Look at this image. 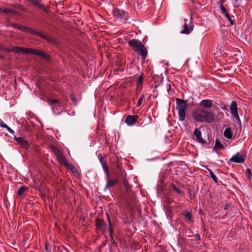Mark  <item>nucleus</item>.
<instances>
[{
	"instance_id": "1",
	"label": "nucleus",
	"mask_w": 252,
	"mask_h": 252,
	"mask_svg": "<svg viewBox=\"0 0 252 252\" xmlns=\"http://www.w3.org/2000/svg\"><path fill=\"white\" fill-rule=\"evenodd\" d=\"M192 116L197 122L211 123L214 120V115L211 113L202 109L194 111Z\"/></svg>"
},
{
	"instance_id": "2",
	"label": "nucleus",
	"mask_w": 252,
	"mask_h": 252,
	"mask_svg": "<svg viewBox=\"0 0 252 252\" xmlns=\"http://www.w3.org/2000/svg\"><path fill=\"white\" fill-rule=\"evenodd\" d=\"M129 46L138 54L140 55L143 60H145L148 51L141 42L135 39H132L128 42Z\"/></svg>"
},
{
	"instance_id": "3",
	"label": "nucleus",
	"mask_w": 252,
	"mask_h": 252,
	"mask_svg": "<svg viewBox=\"0 0 252 252\" xmlns=\"http://www.w3.org/2000/svg\"><path fill=\"white\" fill-rule=\"evenodd\" d=\"M194 135L196 137V140L202 145L207 147L208 148H210L213 146V141H211L209 140L207 142L204 140L201 137V132L198 128H195L194 130Z\"/></svg>"
},
{
	"instance_id": "4",
	"label": "nucleus",
	"mask_w": 252,
	"mask_h": 252,
	"mask_svg": "<svg viewBox=\"0 0 252 252\" xmlns=\"http://www.w3.org/2000/svg\"><path fill=\"white\" fill-rule=\"evenodd\" d=\"M23 50L22 54H30L34 55H37L46 60L49 59V56L44 52L40 51L37 50L32 48H23Z\"/></svg>"
},
{
	"instance_id": "5",
	"label": "nucleus",
	"mask_w": 252,
	"mask_h": 252,
	"mask_svg": "<svg viewBox=\"0 0 252 252\" xmlns=\"http://www.w3.org/2000/svg\"><path fill=\"white\" fill-rule=\"evenodd\" d=\"M190 99H191L192 102H193V100H194L193 98L192 97L189 98L187 100H183L180 98H176V110L177 111H179L180 110H187L188 102L189 101Z\"/></svg>"
},
{
	"instance_id": "6",
	"label": "nucleus",
	"mask_w": 252,
	"mask_h": 252,
	"mask_svg": "<svg viewBox=\"0 0 252 252\" xmlns=\"http://www.w3.org/2000/svg\"><path fill=\"white\" fill-rule=\"evenodd\" d=\"M48 103L51 106L52 109L54 113H55V109L57 108V107H62L64 105V104L63 102L59 101L57 99H53L51 98H48L47 100Z\"/></svg>"
},
{
	"instance_id": "7",
	"label": "nucleus",
	"mask_w": 252,
	"mask_h": 252,
	"mask_svg": "<svg viewBox=\"0 0 252 252\" xmlns=\"http://www.w3.org/2000/svg\"><path fill=\"white\" fill-rule=\"evenodd\" d=\"M230 110L231 115L239 122H241L238 113L237 104L235 101H232L230 106Z\"/></svg>"
},
{
	"instance_id": "8",
	"label": "nucleus",
	"mask_w": 252,
	"mask_h": 252,
	"mask_svg": "<svg viewBox=\"0 0 252 252\" xmlns=\"http://www.w3.org/2000/svg\"><path fill=\"white\" fill-rule=\"evenodd\" d=\"M245 161V158L240 153H237L236 155H233L232 158L227 161L229 165L232 162L243 163Z\"/></svg>"
},
{
	"instance_id": "9",
	"label": "nucleus",
	"mask_w": 252,
	"mask_h": 252,
	"mask_svg": "<svg viewBox=\"0 0 252 252\" xmlns=\"http://www.w3.org/2000/svg\"><path fill=\"white\" fill-rule=\"evenodd\" d=\"M95 226L97 230L100 231L102 233H104L106 231V224L102 219H95Z\"/></svg>"
},
{
	"instance_id": "10",
	"label": "nucleus",
	"mask_w": 252,
	"mask_h": 252,
	"mask_svg": "<svg viewBox=\"0 0 252 252\" xmlns=\"http://www.w3.org/2000/svg\"><path fill=\"white\" fill-rule=\"evenodd\" d=\"M187 19H185V24L184 25V30L181 32L183 34H189L191 32L193 29V25L191 22H189V24H187Z\"/></svg>"
},
{
	"instance_id": "11",
	"label": "nucleus",
	"mask_w": 252,
	"mask_h": 252,
	"mask_svg": "<svg viewBox=\"0 0 252 252\" xmlns=\"http://www.w3.org/2000/svg\"><path fill=\"white\" fill-rule=\"evenodd\" d=\"M14 140L17 142V143L20 145L22 148L28 149L30 147V145L28 142L25 140L22 137H17L14 136Z\"/></svg>"
},
{
	"instance_id": "12",
	"label": "nucleus",
	"mask_w": 252,
	"mask_h": 252,
	"mask_svg": "<svg viewBox=\"0 0 252 252\" xmlns=\"http://www.w3.org/2000/svg\"><path fill=\"white\" fill-rule=\"evenodd\" d=\"M139 118L138 115H128L126 119L125 122L129 126L134 125Z\"/></svg>"
},
{
	"instance_id": "13",
	"label": "nucleus",
	"mask_w": 252,
	"mask_h": 252,
	"mask_svg": "<svg viewBox=\"0 0 252 252\" xmlns=\"http://www.w3.org/2000/svg\"><path fill=\"white\" fill-rule=\"evenodd\" d=\"M107 182L104 187V190H106L107 189H109L111 188H112L118 182V180L117 179L112 180L109 178V176L108 177L107 176Z\"/></svg>"
},
{
	"instance_id": "14",
	"label": "nucleus",
	"mask_w": 252,
	"mask_h": 252,
	"mask_svg": "<svg viewBox=\"0 0 252 252\" xmlns=\"http://www.w3.org/2000/svg\"><path fill=\"white\" fill-rule=\"evenodd\" d=\"M29 1L34 6L41 9L45 12H48L47 9L43 4L40 3L38 0H29Z\"/></svg>"
},
{
	"instance_id": "15",
	"label": "nucleus",
	"mask_w": 252,
	"mask_h": 252,
	"mask_svg": "<svg viewBox=\"0 0 252 252\" xmlns=\"http://www.w3.org/2000/svg\"><path fill=\"white\" fill-rule=\"evenodd\" d=\"M114 14L115 16H117L124 21H126V19L125 17V12L123 10L116 9L114 11Z\"/></svg>"
},
{
	"instance_id": "16",
	"label": "nucleus",
	"mask_w": 252,
	"mask_h": 252,
	"mask_svg": "<svg viewBox=\"0 0 252 252\" xmlns=\"http://www.w3.org/2000/svg\"><path fill=\"white\" fill-rule=\"evenodd\" d=\"M212 100L210 99H204L200 103V106L205 108H209L212 106Z\"/></svg>"
},
{
	"instance_id": "17",
	"label": "nucleus",
	"mask_w": 252,
	"mask_h": 252,
	"mask_svg": "<svg viewBox=\"0 0 252 252\" xmlns=\"http://www.w3.org/2000/svg\"><path fill=\"white\" fill-rule=\"evenodd\" d=\"M221 13L226 17L227 19L229 21L231 25L234 24V21L232 20L229 14L228 13L226 9L224 7V6H221Z\"/></svg>"
},
{
	"instance_id": "18",
	"label": "nucleus",
	"mask_w": 252,
	"mask_h": 252,
	"mask_svg": "<svg viewBox=\"0 0 252 252\" xmlns=\"http://www.w3.org/2000/svg\"><path fill=\"white\" fill-rule=\"evenodd\" d=\"M64 166L70 170L75 175H79V172H78L76 167H75L72 164H70L69 162L65 163Z\"/></svg>"
},
{
	"instance_id": "19",
	"label": "nucleus",
	"mask_w": 252,
	"mask_h": 252,
	"mask_svg": "<svg viewBox=\"0 0 252 252\" xmlns=\"http://www.w3.org/2000/svg\"><path fill=\"white\" fill-rule=\"evenodd\" d=\"M224 136L228 139H230L232 137V132L231 129L230 127H227L224 131L223 132Z\"/></svg>"
},
{
	"instance_id": "20",
	"label": "nucleus",
	"mask_w": 252,
	"mask_h": 252,
	"mask_svg": "<svg viewBox=\"0 0 252 252\" xmlns=\"http://www.w3.org/2000/svg\"><path fill=\"white\" fill-rule=\"evenodd\" d=\"M25 32H29L32 35H35L39 37L42 36V33L40 32H36L35 30L27 27Z\"/></svg>"
},
{
	"instance_id": "21",
	"label": "nucleus",
	"mask_w": 252,
	"mask_h": 252,
	"mask_svg": "<svg viewBox=\"0 0 252 252\" xmlns=\"http://www.w3.org/2000/svg\"><path fill=\"white\" fill-rule=\"evenodd\" d=\"M41 37L51 43H53L54 44H57L56 40L54 38H53L50 36L46 35L42 33V36H41Z\"/></svg>"
},
{
	"instance_id": "22",
	"label": "nucleus",
	"mask_w": 252,
	"mask_h": 252,
	"mask_svg": "<svg viewBox=\"0 0 252 252\" xmlns=\"http://www.w3.org/2000/svg\"><path fill=\"white\" fill-rule=\"evenodd\" d=\"M186 110H180L179 111H178L179 120L180 121H183L185 120L186 116Z\"/></svg>"
},
{
	"instance_id": "23",
	"label": "nucleus",
	"mask_w": 252,
	"mask_h": 252,
	"mask_svg": "<svg viewBox=\"0 0 252 252\" xmlns=\"http://www.w3.org/2000/svg\"><path fill=\"white\" fill-rule=\"evenodd\" d=\"M223 147H224V146H223V144L220 142L219 140L217 139L216 140V143H215V145L213 148V150L217 151L218 150H220V149H223Z\"/></svg>"
},
{
	"instance_id": "24",
	"label": "nucleus",
	"mask_w": 252,
	"mask_h": 252,
	"mask_svg": "<svg viewBox=\"0 0 252 252\" xmlns=\"http://www.w3.org/2000/svg\"><path fill=\"white\" fill-rule=\"evenodd\" d=\"M28 189V188L26 186H22L18 190L17 194L18 196H22L25 191Z\"/></svg>"
},
{
	"instance_id": "25",
	"label": "nucleus",
	"mask_w": 252,
	"mask_h": 252,
	"mask_svg": "<svg viewBox=\"0 0 252 252\" xmlns=\"http://www.w3.org/2000/svg\"><path fill=\"white\" fill-rule=\"evenodd\" d=\"M12 26L15 29H17L18 30H19L20 31L25 32H26V29H27L26 27L22 26L19 24H16V23L13 24Z\"/></svg>"
},
{
	"instance_id": "26",
	"label": "nucleus",
	"mask_w": 252,
	"mask_h": 252,
	"mask_svg": "<svg viewBox=\"0 0 252 252\" xmlns=\"http://www.w3.org/2000/svg\"><path fill=\"white\" fill-rule=\"evenodd\" d=\"M101 165L102 166V168H103L104 171L106 173L107 176L108 177L109 176H110V173L109 172L108 167L107 166L106 162H105V161L104 162H101Z\"/></svg>"
},
{
	"instance_id": "27",
	"label": "nucleus",
	"mask_w": 252,
	"mask_h": 252,
	"mask_svg": "<svg viewBox=\"0 0 252 252\" xmlns=\"http://www.w3.org/2000/svg\"><path fill=\"white\" fill-rule=\"evenodd\" d=\"M3 12L5 13L11 14L13 15H17L18 12L17 11L12 10L9 8H4L3 9Z\"/></svg>"
},
{
	"instance_id": "28",
	"label": "nucleus",
	"mask_w": 252,
	"mask_h": 252,
	"mask_svg": "<svg viewBox=\"0 0 252 252\" xmlns=\"http://www.w3.org/2000/svg\"><path fill=\"white\" fill-rule=\"evenodd\" d=\"M0 126L6 128L7 130L11 133L14 134V131L13 129H12L9 126H8L6 124L3 123L2 122L0 123Z\"/></svg>"
},
{
	"instance_id": "29",
	"label": "nucleus",
	"mask_w": 252,
	"mask_h": 252,
	"mask_svg": "<svg viewBox=\"0 0 252 252\" xmlns=\"http://www.w3.org/2000/svg\"><path fill=\"white\" fill-rule=\"evenodd\" d=\"M107 221L109 223V231L110 233L111 236L112 237V234L113 232V228H112V224L111 223L110 217L107 214Z\"/></svg>"
},
{
	"instance_id": "30",
	"label": "nucleus",
	"mask_w": 252,
	"mask_h": 252,
	"mask_svg": "<svg viewBox=\"0 0 252 252\" xmlns=\"http://www.w3.org/2000/svg\"><path fill=\"white\" fill-rule=\"evenodd\" d=\"M182 214L188 220L190 221L192 220L191 214L189 212L186 211Z\"/></svg>"
},
{
	"instance_id": "31",
	"label": "nucleus",
	"mask_w": 252,
	"mask_h": 252,
	"mask_svg": "<svg viewBox=\"0 0 252 252\" xmlns=\"http://www.w3.org/2000/svg\"><path fill=\"white\" fill-rule=\"evenodd\" d=\"M171 187L172 189L178 194H183L184 192L183 190L177 188L176 186L173 184L171 185Z\"/></svg>"
},
{
	"instance_id": "32",
	"label": "nucleus",
	"mask_w": 252,
	"mask_h": 252,
	"mask_svg": "<svg viewBox=\"0 0 252 252\" xmlns=\"http://www.w3.org/2000/svg\"><path fill=\"white\" fill-rule=\"evenodd\" d=\"M210 177L213 180V181L217 183L218 182V179L217 176L214 174L213 172L210 169H208Z\"/></svg>"
},
{
	"instance_id": "33",
	"label": "nucleus",
	"mask_w": 252,
	"mask_h": 252,
	"mask_svg": "<svg viewBox=\"0 0 252 252\" xmlns=\"http://www.w3.org/2000/svg\"><path fill=\"white\" fill-rule=\"evenodd\" d=\"M58 159L61 163L64 165L65 164V163L68 162V161L66 159L65 157L63 155H60L58 157Z\"/></svg>"
},
{
	"instance_id": "34",
	"label": "nucleus",
	"mask_w": 252,
	"mask_h": 252,
	"mask_svg": "<svg viewBox=\"0 0 252 252\" xmlns=\"http://www.w3.org/2000/svg\"><path fill=\"white\" fill-rule=\"evenodd\" d=\"M23 47H15L12 49L13 52L17 53H23Z\"/></svg>"
},
{
	"instance_id": "35",
	"label": "nucleus",
	"mask_w": 252,
	"mask_h": 252,
	"mask_svg": "<svg viewBox=\"0 0 252 252\" xmlns=\"http://www.w3.org/2000/svg\"><path fill=\"white\" fill-rule=\"evenodd\" d=\"M143 80V74H141L138 77V79L136 81L137 85L139 86V85H141L142 83Z\"/></svg>"
},
{
	"instance_id": "36",
	"label": "nucleus",
	"mask_w": 252,
	"mask_h": 252,
	"mask_svg": "<svg viewBox=\"0 0 252 252\" xmlns=\"http://www.w3.org/2000/svg\"><path fill=\"white\" fill-rule=\"evenodd\" d=\"M144 97H145L144 95H142L140 96V97L139 98V99L138 101V102L137 104V106H140L141 105L143 100L144 98Z\"/></svg>"
},
{
	"instance_id": "37",
	"label": "nucleus",
	"mask_w": 252,
	"mask_h": 252,
	"mask_svg": "<svg viewBox=\"0 0 252 252\" xmlns=\"http://www.w3.org/2000/svg\"><path fill=\"white\" fill-rule=\"evenodd\" d=\"M45 250L47 252H51V247L48 243L45 244Z\"/></svg>"
},
{
	"instance_id": "38",
	"label": "nucleus",
	"mask_w": 252,
	"mask_h": 252,
	"mask_svg": "<svg viewBox=\"0 0 252 252\" xmlns=\"http://www.w3.org/2000/svg\"><path fill=\"white\" fill-rule=\"evenodd\" d=\"M246 174L248 175V178L251 179L252 177V172L250 169H247L246 170Z\"/></svg>"
},
{
	"instance_id": "39",
	"label": "nucleus",
	"mask_w": 252,
	"mask_h": 252,
	"mask_svg": "<svg viewBox=\"0 0 252 252\" xmlns=\"http://www.w3.org/2000/svg\"><path fill=\"white\" fill-rule=\"evenodd\" d=\"M0 50L8 53L13 52L12 49L10 48H0Z\"/></svg>"
},
{
	"instance_id": "40",
	"label": "nucleus",
	"mask_w": 252,
	"mask_h": 252,
	"mask_svg": "<svg viewBox=\"0 0 252 252\" xmlns=\"http://www.w3.org/2000/svg\"><path fill=\"white\" fill-rule=\"evenodd\" d=\"M98 157L100 162L101 163V162H105V161H104V160H103V157L102 154H98Z\"/></svg>"
},
{
	"instance_id": "41",
	"label": "nucleus",
	"mask_w": 252,
	"mask_h": 252,
	"mask_svg": "<svg viewBox=\"0 0 252 252\" xmlns=\"http://www.w3.org/2000/svg\"><path fill=\"white\" fill-rule=\"evenodd\" d=\"M70 97H71V99L72 100V101H73V102L75 103V104H76L77 103V100H76V99L75 97V96L73 94H71L70 95Z\"/></svg>"
},
{
	"instance_id": "42",
	"label": "nucleus",
	"mask_w": 252,
	"mask_h": 252,
	"mask_svg": "<svg viewBox=\"0 0 252 252\" xmlns=\"http://www.w3.org/2000/svg\"><path fill=\"white\" fill-rule=\"evenodd\" d=\"M124 184L125 185V186H126V189H127L129 188V185H128L127 184V182L126 181V180H125L124 181Z\"/></svg>"
},
{
	"instance_id": "43",
	"label": "nucleus",
	"mask_w": 252,
	"mask_h": 252,
	"mask_svg": "<svg viewBox=\"0 0 252 252\" xmlns=\"http://www.w3.org/2000/svg\"><path fill=\"white\" fill-rule=\"evenodd\" d=\"M225 0H220L219 1V2L220 3V10H221V6H223V3L224 2Z\"/></svg>"
},
{
	"instance_id": "44",
	"label": "nucleus",
	"mask_w": 252,
	"mask_h": 252,
	"mask_svg": "<svg viewBox=\"0 0 252 252\" xmlns=\"http://www.w3.org/2000/svg\"><path fill=\"white\" fill-rule=\"evenodd\" d=\"M194 237L195 238L196 240H200V236L199 234H195Z\"/></svg>"
},
{
	"instance_id": "45",
	"label": "nucleus",
	"mask_w": 252,
	"mask_h": 252,
	"mask_svg": "<svg viewBox=\"0 0 252 252\" xmlns=\"http://www.w3.org/2000/svg\"><path fill=\"white\" fill-rule=\"evenodd\" d=\"M117 169H118V171H120V172H122L121 169H120V167L119 165L117 166Z\"/></svg>"
},
{
	"instance_id": "46",
	"label": "nucleus",
	"mask_w": 252,
	"mask_h": 252,
	"mask_svg": "<svg viewBox=\"0 0 252 252\" xmlns=\"http://www.w3.org/2000/svg\"><path fill=\"white\" fill-rule=\"evenodd\" d=\"M188 102L189 104H190H190H191L192 103H193V101L192 102V100H191V99H190V101H189V102Z\"/></svg>"
},
{
	"instance_id": "47",
	"label": "nucleus",
	"mask_w": 252,
	"mask_h": 252,
	"mask_svg": "<svg viewBox=\"0 0 252 252\" xmlns=\"http://www.w3.org/2000/svg\"><path fill=\"white\" fill-rule=\"evenodd\" d=\"M227 207H228V205H225L224 207V209L225 210H226L227 209Z\"/></svg>"
},
{
	"instance_id": "48",
	"label": "nucleus",
	"mask_w": 252,
	"mask_h": 252,
	"mask_svg": "<svg viewBox=\"0 0 252 252\" xmlns=\"http://www.w3.org/2000/svg\"><path fill=\"white\" fill-rule=\"evenodd\" d=\"M0 13H3V9L0 8Z\"/></svg>"
},
{
	"instance_id": "49",
	"label": "nucleus",
	"mask_w": 252,
	"mask_h": 252,
	"mask_svg": "<svg viewBox=\"0 0 252 252\" xmlns=\"http://www.w3.org/2000/svg\"><path fill=\"white\" fill-rule=\"evenodd\" d=\"M171 202H172V200L171 199H169V200H168V203H171Z\"/></svg>"
},
{
	"instance_id": "50",
	"label": "nucleus",
	"mask_w": 252,
	"mask_h": 252,
	"mask_svg": "<svg viewBox=\"0 0 252 252\" xmlns=\"http://www.w3.org/2000/svg\"><path fill=\"white\" fill-rule=\"evenodd\" d=\"M0 59H4V57H2V56H0Z\"/></svg>"
},
{
	"instance_id": "51",
	"label": "nucleus",
	"mask_w": 252,
	"mask_h": 252,
	"mask_svg": "<svg viewBox=\"0 0 252 252\" xmlns=\"http://www.w3.org/2000/svg\"><path fill=\"white\" fill-rule=\"evenodd\" d=\"M236 1H238V0H235Z\"/></svg>"
}]
</instances>
